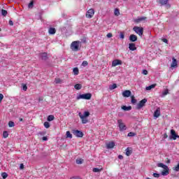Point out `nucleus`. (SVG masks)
<instances>
[{"instance_id": "c9c22d12", "label": "nucleus", "mask_w": 179, "mask_h": 179, "mask_svg": "<svg viewBox=\"0 0 179 179\" xmlns=\"http://www.w3.org/2000/svg\"><path fill=\"white\" fill-rule=\"evenodd\" d=\"M1 15H2L3 16H6V15H8V11H7L6 10L2 9V10H1Z\"/></svg>"}, {"instance_id": "bb28decb", "label": "nucleus", "mask_w": 179, "mask_h": 179, "mask_svg": "<svg viewBox=\"0 0 179 179\" xmlns=\"http://www.w3.org/2000/svg\"><path fill=\"white\" fill-rule=\"evenodd\" d=\"M55 119V117H54V115H50L48 117L47 120L49 121V122H51V121H54Z\"/></svg>"}, {"instance_id": "f03ea898", "label": "nucleus", "mask_w": 179, "mask_h": 179, "mask_svg": "<svg viewBox=\"0 0 179 179\" xmlns=\"http://www.w3.org/2000/svg\"><path fill=\"white\" fill-rule=\"evenodd\" d=\"M157 167H161L164 169V171L162 172V176H169V166L163 163H159Z\"/></svg>"}, {"instance_id": "20e7f679", "label": "nucleus", "mask_w": 179, "mask_h": 179, "mask_svg": "<svg viewBox=\"0 0 179 179\" xmlns=\"http://www.w3.org/2000/svg\"><path fill=\"white\" fill-rule=\"evenodd\" d=\"M80 99H83V100H90L92 99V94L87 93L80 94L77 96V100H80Z\"/></svg>"}, {"instance_id": "39448f33", "label": "nucleus", "mask_w": 179, "mask_h": 179, "mask_svg": "<svg viewBox=\"0 0 179 179\" xmlns=\"http://www.w3.org/2000/svg\"><path fill=\"white\" fill-rule=\"evenodd\" d=\"M133 30L135 31V33H136V34H138V36L143 35V27H134Z\"/></svg>"}, {"instance_id": "052dcab7", "label": "nucleus", "mask_w": 179, "mask_h": 179, "mask_svg": "<svg viewBox=\"0 0 179 179\" xmlns=\"http://www.w3.org/2000/svg\"><path fill=\"white\" fill-rule=\"evenodd\" d=\"M162 41H163L164 43H168L169 41H167L166 38H163V39H162Z\"/></svg>"}, {"instance_id": "f3484780", "label": "nucleus", "mask_w": 179, "mask_h": 179, "mask_svg": "<svg viewBox=\"0 0 179 179\" xmlns=\"http://www.w3.org/2000/svg\"><path fill=\"white\" fill-rule=\"evenodd\" d=\"M123 97H129L131 96V91L125 90L122 92Z\"/></svg>"}, {"instance_id": "ddd939ff", "label": "nucleus", "mask_w": 179, "mask_h": 179, "mask_svg": "<svg viewBox=\"0 0 179 179\" xmlns=\"http://www.w3.org/2000/svg\"><path fill=\"white\" fill-rule=\"evenodd\" d=\"M122 62L120 59H115L112 62V66H117V65H122Z\"/></svg>"}, {"instance_id": "3c124183", "label": "nucleus", "mask_w": 179, "mask_h": 179, "mask_svg": "<svg viewBox=\"0 0 179 179\" xmlns=\"http://www.w3.org/2000/svg\"><path fill=\"white\" fill-rule=\"evenodd\" d=\"M2 100H3V94H0V103H2Z\"/></svg>"}, {"instance_id": "b1692460", "label": "nucleus", "mask_w": 179, "mask_h": 179, "mask_svg": "<svg viewBox=\"0 0 179 179\" xmlns=\"http://www.w3.org/2000/svg\"><path fill=\"white\" fill-rule=\"evenodd\" d=\"M131 155H132V150H131V148H127L126 149V156H131Z\"/></svg>"}, {"instance_id": "4468645a", "label": "nucleus", "mask_w": 179, "mask_h": 179, "mask_svg": "<svg viewBox=\"0 0 179 179\" xmlns=\"http://www.w3.org/2000/svg\"><path fill=\"white\" fill-rule=\"evenodd\" d=\"M115 146V143L114 141L109 142L106 144L107 149H113Z\"/></svg>"}, {"instance_id": "7ed1b4c3", "label": "nucleus", "mask_w": 179, "mask_h": 179, "mask_svg": "<svg viewBox=\"0 0 179 179\" xmlns=\"http://www.w3.org/2000/svg\"><path fill=\"white\" fill-rule=\"evenodd\" d=\"M81 42L80 41H76L72 42L71 44V49L72 51H79V46L80 45Z\"/></svg>"}, {"instance_id": "a18cd8bd", "label": "nucleus", "mask_w": 179, "mask_h": 179, "mask_svg": "<svg viewBox=\"0 0 179 179\" xmlns=\"http://www.w3.org/2000/svg\"><path fill=\"white\" fill-rule=\"evenodd\" d=\"M120 37L122 39L125 38V35L123 32H120Z\"/></svg>"}, {"instance_id": "dca6fc26", "label": "nucleus", "mask_w": 179, "mask_h": 179, "mask_svg": "<svg viewBox=\"0 0 179 179\" xmlns=\"http://www.w3.org/2000/svg\"><path fill=\"white\" fill-rule=\"evenodd\" d=\"M154 117L155 118H159L160 117V108H158L157 110L154 112Z\"/></svg>"}, {"instance_id": "a878e982", "label": "nucleus", "mask_w": 179, "mask_h": 179, "mask_svg": "<svg viewBox=\"0 0 179 179\" xmlns=\"http://www.w3.org/2000/svg\"><path fill=\"white\" fill-rule=\"evenodd\" d=\"M114 89H117V84L114 83L113 85H109L110 90H114Z\"/></svg>"}, {"instance_id": "864d4df0", "label": "nucleus", "mask_w": 179, "mask_h": 179, "mask_svg": "<svg viewBox=\"0 0 179 179\" xmlns=\"http://www.w3.org/2000/svg\"><path fill=\"white\" fill-rule=\"evenodd\" d=\"M140 20L142 22L143 20H146V17H140Z\"/></svg>"}, {"instance_id": "5701e85b", "label": "nucleus", "mask_w": 179, "mask_h": 179, "mask_svg": "<svg viewBox=\"0 0 179 179\" xmlns=\"http://www.w3.org/2000/svg\"><path fill=\"white\" fill-rule=\"evenodd\" d=\"M156 87V84H152L145 87V90H152V89H155Z\"/></svg>"}, {"instance_id": "4c0bfd02", "label": "nucleus", "mask_w": 179, "mask_h": 179, "mask_svg": "<svg viewBox=\"0 0 179 179\" xmlns=\"http://www.w3.org/2000/svg\"><path fill=\"white\" fill-rule=\"evenodd\" d=\"M43 125H44L45 128H46V129L50 128V122H45Z\"/></svg>"}, {"instance_id": "c03bdc74", "label": "nucleus", "mask_w": 179, "mask_h": 179, "mask_svg": "<svg viewBox=\"0 0 179 179\" xmlns=\"http://www.w3.org/2000/svg\"><path fill=\"white\" fill-rule=\"evenodd\" d=\"M82 65L83 66H87V65H89V63L87 62V61H83Z\"/></svg>"}, {"instance_id": "6ab92c4d", "label": "nucleus", "mask_w": 179, "mask_h": 179, "mask_svg": "<svg viewBox=\"0 0 179 179\" xmlns=\"http://www.w3.org/2000/svg\"><path fill=\"white\" fill-rule=\"evenodd\" d=\"M55 83H56V85H61V84L64 83V80L59 78H56L55 79Z\"/></svg>"}, {"instance_id": "bf43d9fd", "label": "nucleus", "mask_w": 179, "mask_h": 179, "mask_svg": "<svg viewBox=\"0 0 179 179\" xmlns=\"http://www.w3.org/2000/svg\"><path fill=\"white\" fill-rule=\"evenodd\" d=\"M118 159H120V160H122V159H124V157L122 155H119Z\"/></svg>"}, {"instance_id": "72a5a7b5", "label": "nucleus", "mask_w": 179, "mask_h": 179, "mask_svg": "<svg viewBox=\"0 0 179 179\" xmlns=\"http://www.w3.org/2000/svg\"><path fill=\"white\" fill-rule=\"evenodd\" d=\"M66 138H70V139H72V134H71V131H68L66 133Z\"/></svg>"}, {"instance_id": "aec40b11", "label": "nucleus", "mask_w": 179, "mask_h": 179, "mask_svg": "<svg viewBox=\"0 0 179 179\" xmlns=\"http://www.w3.org/2000/svg\"><path fill=\"white\" fill-rule=\"evenodd\" d=\"M177 65V59L176 58H172V63L171 64V68H176V66Z\"/></svg>"}, {"instance_id": "f8f14e48", "label": "nucleus", "mask_w": 179, "mask_h": 179, "mask_svg": "<svg viewBox=\"0 0 179 179\" xmlns=\"http://www.w3.org/2000/svg\"><path fill=\"white\" fill-rule=\"evenodd\" d=\"M129 40L131 41V43H135V41H138V36L135 34L130 35Z\"/></svg>"}, {"instance_id": "cd10ccee", "label": "nucleus", "mask_w": 179, "mask_h": 179, "mask_svg": "<svg viewBox=\"0 0 179 179\" xmlns=\"http://www.w3.org/2000/svg\"><path fill=\"white\" fill-rule=\"evenodd\" d=\"M75 89L76 90H80V89H82V85L80 84H76L75 86H74Z\"/></svg>"}, {"instance_id": "5fc2aeb1", "label": "nucleus", "mask_w": 179, "mask_h": 179, "mask_svg": "<svg viewBox=\"0 0 179 179\" xmlns=\"http://www.w3.org/2000/svg\"><path fill=\"white\" fill-rule=\"evenodd\" d=\"M70 179H81V178L78 176H73Z\"/></svg>"}, {"instance_id": "f704fd0d", "label": "nucleus", "mask_w": 179, "mask_h": 179, "mask_svg": "<svg viewBox=\"0 0 179 179\" xmlns=\"http://www.w3.org/2000/svg\"><path fill=\"white\" fill-rule=\"evenodd\" d=\"M22 90H24V92H27V85L26 84H22Z\"/></svg>"}, {"instance_id": "1a4fd4ad", "label": "nucleus", "mask_w": 179, "mask_h": 179, "mask_svg": "<svg viewBox=\"0 0 179 179\" xmlns=\"http://www.w3.org/2000/svg\"><path fill=\"white\" fill-rule=\"evenodd\" d=\"M94 15V9L90 8L87 11L86 17H87V19H92V17H93Z\"/></svg>"}, {"instance_id": "09e8293b", "label": "nucleus", "mask_w": 179, "mask_h": 179, "mask_svg": "<svg viewBox=\"0 0 179 179\" xmlns=\"http://www.w3.org/2000/svg\"><path fill=\"white\" fill-rule=\"evenodd\" d=\"M134 22H135V23H141V19L140 18H137V19H136V20H134Z\"/></svg>"}, {"instance_id": "c85d7f7f", "label": "nucleus", "mask_w": 179, "mask_h": 179, "mask_svg": "<svg viewBox=\"0 0 179 179\" xmlns=\"http://www.w3.org/2000/svg\"><path fill=\"white\" fill-rule=\"evenodd\" d=\"M115 16H120V9L115 8L114 11Z\"/></svg>"}, {"instance_id": "e2e57ef3", "label": "nucleus", "mask_w": 179, "mask_h": 179, "mask_svg": "<svg viewBox=\"0 0 179 179\" xmlns=\"http://www.w3.org/2000/svg\"><path fill=\"white\" fill-rule=\"evenodd\" d=\"M39 101H43V99H39Z\"/></svg>"}, {"instance_id": "9b49d317", "label": "nucleus", "mask_w": 179, "mask_h": 179, "mask_svg": "<svg viewBox=\"0 0 179 179\" xmlns=\"http://www.w3.org/2000/svg\"><path fill=\"white\" fill-rule=\"evenodd\" d=\"M170 139H173V141H176L177 138H179V136L176 134V131L174 129L171 130V136H170Z\"/></svg>"}, {"instance_id": "6e6d98bb", "label": "nucleus", "mask_w": 179, "mask_h": 179, "mask_svg": "<svg viewBox=\"0 0 179 179\" xmlns=\"http://www.w3.org/2000/svg\"><path fill=\"white\" fill-rule=\"evenodd\" d=\"M8 23H9L10 26H13V21L10 20Z\"/></svg>"}, {"instance_id": "e433bc0d", "label": "nucleus", "mask_w": 179, "mask_h": 179, "mask_svg": "<svg viewBox=\"0 0 179 179\" xmlns=\"http://www.w3.org/2000/svg\"><path fill=\"white\" fill-rule=\"evenodd\" d=\"M167 94H169V90H165L164 92H162V97L167 96Z\"/></svg>"}, {"instance_id": "4d7b16f0", "label": "nucleus", "mask_w": 179, "mask_h": 179, "mask_svg": "<svg viewBox=\"0 0 179 179\" xmlns=\"http://www.w3.org/2000/svg\"><path fill=\"white\" fill-rule=\"evenodd\" d=\"M167 138H169V136L167 135V134H164V138L167 139Z\"/></svg>"}, {"instance_id": "f257e3e1", "label": "nucleus", "mask_w": 179, "mask_h": 179, "mask_svg": "<svg viewBox=\"0 0 179 179\" xmlns=\"http://www.w3.org/2000/svg\"><path fill=\"white\" fill-rule=\"evenodd\" d=\"M90 115V112L89 111H85L83 114L82 113H78V116L81 119L82 124H87L89 122V120H87V117Z\"/></svg>"}, {"instance_id": "de8ad7c7", "label": "nucleus", "mask_w": 179, "mask_h": 179, "mask_svg": "<svg viewBox=\"0 0 179 179\" xmlns=\"http://www.w3.org/2000/svg\"><path fill=\"white\" fill-rule=\"evenodd\" d=\"M106 37H108V38H111V37H113V34L108 33V34L106 35Z\"/></svg>"}, {"instance_id": "2eb2a0df", "label": "nucleus", "mask_w": 179, "mask_h": 179, "mask_svg": "<svg viewBox=\"0 0 179 179\" xmlns=\"http://www.w3.org/2000/svg\"><path fill=\"white\" fill-rule=\"evenodd\" d=\"M40 57L43 61H47V59H48V56L47 55L46 52L41 53Z\"/></svg>"}, {"instance_id": "7c9ffc66", "label": "nucleus", "mask_w": 179, "mask_h": 179, "mask_svg": "<svg viewBox=\"0 0 179 179\" xmlns=\"http://www.w3.org/2000/svg\"><path fill=\"white\" fill-rule=\"evenodd\" d=\"M8 136H9V133H8V131H4L3 132V138H8Z\"/></svg>"}, {"instance_id": "58836bf2", "label": "nucleus", "mask_w": 179, "mask_h": 179, "mask_svg": "<svg viewBox=\"0 0 179 179\" xmlns=\"http://www.w3.org/2000/svg\"><path fill=\"white\" fill-rule=\"evenodd\" d=\"M76 164H82V163H83V159H76Z\"/></svg>"}, {"instance_id": "423d86ee", "label": "nucleus", "mask_w": 179, "mask_h": 179, "mask_svg": "<svg viewBox=\"0 0 179 179\" xmlns=\"http://www.w3.org/2000/svg\"><path fill=\"white\" fill-rule=\"evenodd\" d=\"M117 124L120 128V131H127V126H125V124L122 122V120H118Z\"/></svg>"}, {"instance_id": "473e14b6", "label": "nucleus", "mask_w": 179, "mask_h": 179, "mask_svg": "<svg viewBox=\"0 0 179 179\" xmlns=\"http://www.w3.org/2000/svg\"><path fill=\"white\" fill-rule=\"evenodd\" d=\"M8 127L9 128H13V127H15V122H13V121H10L8 122Z\"/></svg>"}, {"instance_id": "6e6552de", "label": "nucleus", "mask_w": 179, "mask_h": 179, "mask_svg": "<svg viewBox=\"0 0 179 179\" xmlns=\"http://www.w3.org/2000/svg\"><path fill=\"white\" fill-rule=\"evenodd\" d=\"M159 3L162 6L165 5L166 9H170V8H171V5L169 3V0H159Z\"/></svg>"}, {"instance_id": "0eeeda50", "label": "nucleus", "mask_w": 179, "mask_h": 179, "mask_svg": "<svg viewBox=\"0 0 179 179\" xmlns=\"http://www.w3.org/2000/svg\"><path fill=\"white\" fill-rule=\"evenodd\" d=\"M148 103L147 99H143L137 104V110H141L143 107H145V104Z\"/></svg>"}, {"instance_id": "49530a36", "label": "nucleus", "mask_w": 179, "mask_h": 179, "mask_svg": "<svg viewBox=\"0 0 179 179\" xmlns=\"http://www.w3.org/2000/svg\"><path fill=\"white\" fill-rule=\"evenodd\" d=\"M135 135H136L135 133L129 132L127 136H135Z\"/></svg>"}, {"instance_id": "37998d69", "label": "nucleus", "mask_w": 179, "mask_h": 179, "mask_svg": "<svg viewBox=\"0 0 179 179\" xmlns=\"http://www.w3.org/2000/svg\"><path fill=\"white\" fill-rule=\"evenodd\" d=\"M34 5V3H33V1H31V2L28 4V8H33Z\"/></svg>"}, {"instance_id": "393cba45", "label": "nucleus", "mask_w": 179, "mask_h": 179, "mask_svg": "<svg viewBox=\"0 0 179 179\" xmlns=\"http://www.w3.org/2000/svg\"><path fill=\"white\" fill-rule=\"evenodd\" d=\"M73 75H79V69L78 67H76L73 69Z\"/></svg>"}, {"instance_id": "680f3d73", "label": "nucleus", "mask_w": 179, "mask_h": 179, "mask_svg": "<svg viewBox=\"0 0 179 179\" xmlns=\"http://www.w3.org/2000/svg\"><path fill=\"white\" fill-rule=\"evenodd\" d=\"M19 121H20V122H22V121H23V118H22V117H20V119H19Z\"/></svg>"}, {"instance_id": "0e129e2a", "label": "nucleus", "mask_w": 179, "mask_h": 179, "mask_svg": "<svg viewBox=\"0 0 179 179\" xmlns=\"http://www.w3.org/2000/svg\"><path fill=\"white\" fill-rule=\"evenodd\" d=\"M0 31H1V28H0Z\"/></svg>"}, {"instance_id": "a19ab883", "label": "nucleus", "mask_w": 179, "mask_h": 179, "mask_svg": "<svg viewBox=\"0 0 179 179\" xmlns=\"http://www.w3.org/2000/svg\"><path fill=\"white\" fill-rule=\"evenodd\" d=\"M173 170H174V171H179V162H178V164H177V166L173 167Z\"/></svg>"}, {"instance_id": "a211bd4d", "label": "nucleus", "mask_w": 179, "mask_h": 179, "mask_svg": "<svg viewBox=\"0 0 179 179\" xmlns=\"http://www.w3.org/2000/svg\"><path fill=\"white\" fill-rule=\"evenodd\" d=\"M129 50H130V51H135V50H136V46H135V43H129Z\"/></svg>"}, {"instance_id": "ea45409f", "label": "nucleus", "mask_w": 179, "mask_h": 179, "mask_svg": "<svg viewBox=\"0 0 179 179\" xmlns=\"http://www.w3.org/2000/svg\"><path fill=\"white\" fill-rule=\"evenodd\" d=\"M131 103L132 104H136V99H135L134 96H131Z\"/></svg>"}, {"instance_id": "412c9836", "label": "nucleus", "mask_w": 179, "mask_h": 179, "mask_svg": "<svg viewBox=\"0 0 179 179\" xmlns=\"http://www.w3.org/2000/svg\"><path fill=\"white\" fill-rule=\"evenodd\" d=\"M49 34H55L57 33V30L54 27H50L48 31Z\"/></svg>"}, {"instance_id": "603ef678", "label": "nucleus", "mask_w": 179, "mask_h": 179, "mask_svg": "<svg viewBox=\"0 0 179 179\" xmlns=\"http://www.w3.org/2000/svg\"><path fill=\"white\" fill-rule=\"evenodd\" d=\"M23 169H24V165L23 164H20V170H23Z\"/></svg>"}, {"instance_id": "9d476101", "label": "nucleus", "mask_w": 179, "mask_h": 179, "mask_svg": "<svg viewBox=\"0 0 179 179\" xmlns=\"http://www.w3.org/2000/svg\"><path fill=\"white\" fill-rule=\"evenodd\" d=\"M72 134H73L77 138H83V132L81 131L73 129L72 130Z\"/></svg>"}, {"instance_id": "2f4dec72", "label": "nucleus", "mask_w": 179, "mask_h": 179, "mask_svg": "<svg viewBox=\"0 0 179 179\" xmlns=\"http://www.w3.org/2000/svg\"><path fill=\"white\" fill-rule=\"evenodd\" d=\"M93 173H100L101 171V169L99 168H94L92 169Z\"/></svg>"}, {"instance_id": "8fccbe9b", "label": "nucleus", "mask_w": 179, "mask_h": 179, "mask_svg": "<svg viewBox=\"0 0 179 179\" xmlns=\"http://www.w3.org/2000/svg\"><path fill=\"white\" fill-rule=\"evenodd\" d=\"M142 73L143 75H148V70L146 69L143 70Z\"/></svg>"}, {"instance_id": "79ce46f5", "label": "nucleus", "mask_w": 179, "mask_h": 179, "mask_svg": "<svg viewBox=\"0 0 179 179\" xmlns=\"http://www.w3.org/2000/svg\"><path fill=\"white\" fill-rule=\"evenodd\" d=\"M153 177H155V178H159V177H160V174L157 173H154L152 174Z\"/></svg>"}, {"instance_id": "4be33fe9", "label": "nucleus", "mask_w": 179, "mask_h": 179, "mask_svg": "<svg viewBox=\"0 0 179 179\" xmlns=\"http://www.w3.org/2000/svg\"><path fill=\"white\" fill-rule=\"evenodd\" d=\"M122 110H124V111H129V110H132V107L131 106H123L122 107Z\"/></svg>"}, {"instance_id": "13d9d810", "label": "nucleus", "mask_w": 179, "mask_h": 179, "mask_svg": "<svg viewBox=\"0 0 179 179\" xmlns=\"http://www.w3.org/2000/svg\"><path fill=\"white\" fill-rule=\"evenodd\" d=\"M42 139L43 141H48V138H47V136H43Z\"/></svg>"}, {"instance_id": "c756f323", "label": "nucleus", "mask_w": 179, "mask_h": 179, "mask_svg": "<svg viewBox=\"0 0 179 179\" xmlns=\"http://www.w3.org/2000/svg\"><path fill=\"white\" fill-rule=\"evenodd\" d=\"M1 177L3 179L8 178V173L6 172L1 173Z\"/></svg>"}]
</instances>
